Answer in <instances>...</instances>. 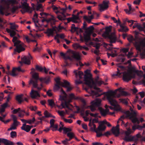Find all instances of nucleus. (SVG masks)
Listing matches in <instances>:
<instances>
[{"mask_svg":"<svg viewBox=\"0 0 145 145\" xmlns=\"http://www.w3.org/2000/svg\"><path fill=\"white\" fill-rule=\"evenodd\" d=\"M60 92L61 94H64L63 95H60L59 98L61 101H65L64 103H62L61 104L62 108H65V107L70 110H72V109L69 107V105H68V103L66 101L67 99V94L62 88L61 89Z\"/></svg>","mask_w":145,"mask_h":145,"instance_id":"obj_10","label":"nucleus"},{"mask_svg":"<svg viewBox=\"0 0 145 145\" xmlns=\"http://www.w3.org/2000/svg\"><path fill=\"white\" fill-rule=\"evenodd\" d=\"M11 116L12 118L13 121H17V118L15 115L12 114L11 115Z\"/></svg>","mask_w":145,"mask_h":145,"instance_id":"obj_63","label":"nucleus"},{"mask_svg":"<svg viewBox=\"0 0 145 145\" xmlns=\"http://www.w3.org/2000/svg\"><path fill=\"white\" fill-rule=\"evenodd\" d=\"M19 123V121H13V123L11 125L10 127L8 129V131H9L16 129V127L18 126Z\"/></svg>","mask_w":145,"mask_h":145,"instance_id":"obj_25","label":"nucleus"},{"mask_svg":"<svg viewBox=\"0 0 145 145\" xmlns=\"http://www.w3.org/2000/svg\"><path fill=\"white\" fill-rule=\"evenodd\" d=\"M102 45V44L101 43H96L95 45H93V46L96 49L99 50V48L100 46Z\"/></svg>","mask_w":145,"mask_h":145,"instance_id":"obj_48","label":"nucleus"},{"mask_svg":"<svg viewBox=\"0 0 145 145\" xmlns=\"http://www.w3.org/2000/svg\"><path fill=\"white\" fill-rule=\"evenodd\" d=\"M45 117L48 118L51 116V114L47 111H45L44 112Z\"/></svg>","mask_w":145,"mask_h":145,"instance_id":"obj_51","label":"nucleus"},{"mask_svg":"<svg viewBox=\"0 0 145 145\" xmlns=\"http://www.w3.org/2000/svg\"><path fill=\"white\" fill-rule=\"evenodd\" d=\"M29 127L30 125H26V124L25 123H24L21 127V129L27 132H28L30 130V128Z\"/></svg>","mask_w":145,"mask_h":145,"instance_id":"obj_28","label":"nucleus"},{"mask_svg":"<svg viewBox=\"0 0 145 145\" xmlns=\"http://www.w3.org/2000/svg\"><path fill=\"white\" fill-rule=\"evenodd\" d=\"M62 143L65 145H67L69 144L68 143V139L67 138H65V139L61 141Z\"/></svg>","mask_w":145,"mask_h":145,"instance_id":"obj_59","label":"nucleus"},{"mask_svg":"<svg viewBox=\"0 0 145 145\" xmlns=\"http://www.w3.org/2000/svg\"><path fill=\"white\" fill-rule=\"evenodd\" d=\"M54 121L55 120L53 119H52L50 120V128H51L52 127H53V126L55 125L54 124Z\"/></svg>","mask_w":145,"mask_h":145,"instance_id":"obj_52","label":"nucleus"},{"mask_svg":"<svg viewBox=\"0 0 145 145\" xmlns=\"http://www.w3.org/2000/svg\"><path fill=\"white\" fill-rule=\"evenodd\" d=\"M32 57L29 53L27 56H22L21 57V61H19V63L22 64L23 63L26 65H29L31 63V59H32Z\"/></svg>","mask_w":145,"mask_h":145,"instance_id":"obj_12","label":"nucleus"},{"mask_svg":"<svg viewBox=\"0 0 145 145\" xmlns=\"http://www.w3.org/2000/svg\"><path fill=\"white\" fill-rule=\"evenodd\" d=\"M5 23V22L3 21V20L0 18V28L3 29L4 28L3 25Z\"/></svg>","mask_w":145,"mask_h":145,"instance_id":"obj_43","label":"nucleus"},{"mask_svg":"<svg viewBox=\"0 0 145 145\" xmlns=\"http://www.w3.org/2000/svg\"><path fill=\"white\" fill-rule=\"evenodd\" d=\"M99 78V77H97V78L95 80L94 83L95 84V86L93 85L92 84H91V86L90 87V88H93L97 90L99 92H101L102 90H101L99 88L97 87L96 86L97 85H98L99 86H101L102 84H103V81L100 80V81H98V79Z\"/></svg>","mask_w":145,"mask_h":145,"instance_id":"obj_16","label":"nucleus"},{"mask_svg":"<svg viewBox=\"0 0 145 145\" xmlns=\"http://www.w3.org/2000/svg\"><path fill=\"white\" fill-rule=\"evenodd\" d=\"M137 28L140 31H144V27L139 23Z\"/></svg>","mask_w":145,"mask_h":145,"instance_id":"obj_60","label":"nucleus"},{"mask_svg":"<svg viewBox=\"0 0 145 145\" xmlns=\"http://www.w3.org/2000/svg\"><path fill=\"white\" fill-rule=\"evenodd\" d=\"M63 120H64V121L66 123H71L72 122V120L70 119H65L64 118H62Z\"/></svg>","mask_w":145,"mask_h":145,"instance_id":"obj_56","label":"nucleus"},{"mask_svg":"<svg viewBox=\"0 0 145 145\" xmlns=\"http://www.w3.org/2000/svg\"><path fill=\"white\" fill-rule=\"evenodd\" d=\"M87 25V24L84 22L83 23L82 28L85 30V31L83 34V37L81 35H80V40L81 42H83L84 40L86 42H88L91 39L90 36L94 29L93 25L90 26L88 28L86 27Z\"/></svg>","mask_w":145,"mask_h":145,"instance_id":"obj_2","label":"nucleus"},{"mask_svg":"<svg viewBox=\"0 0 145 145\" xmlns=\"http://www.w3.org/2000/svg\"><path fill=\"white\" fill-rule=\"evenodd\" d=\"M119 100L120 101V102L126 105H127L128 104V101L127 99H119Z\"/></svg>","mask_w":145,"mask_h":145,"instance_id":"obj_45","label":"nucleus"},{"mask_svg":"<svg viewBox=\"0 0 145 145\" xmlns=\"http://www.w3.org/2000/svg\"><path fill=\"white\" fill-rule=\"evenodd\" d=\"M36 69L38 71L42 72L43 70V68L39 66L38 65H36L35 67Z\"/></svg>","mask_w":145,"mask_h":145,"instance_id":"obj_53","label":"nucleus"},{"mask_svg":"<svg viewBox=\"0 0 145 145\" xmlns=\"http://www.w3.org/2000/svg\"><path fill=\"white\" fill-rule=\"evenodd\" d=\"M68 23L72 22L75 23H79L81 22L80 19L79 17L75 15L72 14V17L67 18Z\"/></svg>","mask_w":145,"mask_h":145,"instance_id":"obj_14","label":"nucleus"},{"mask_svg":"<svg viewBox=\"0 0 145 145\" xmlns=\"http://www.w3.org/2000/svg\"><path fill=\"white\" fill-rule=\"evenodd\" d=\"M57 112L59 115L60 116H63V114H64V112L63 111H59V110H58Z\"/></svg>","mask_w":145,"mask_h":145,"instance_id":"obj_64","label":"nucleus"},{"mask_svg":"<svg viewBox=\"0 0 145 145\" xmlns=\"http://www.w3.org/2000/svg\"><path fill=\"white\" fill-rule=\"evenodd\" d=\"M75 74L76 77H78L80 79H81L83 78V76H84L83 73L81 71H78L75 72Z\"/></svg>","mask_w":145,"mask_h":145,"instance_id":"obj_33","label":"nucleus"},{"mask_svg":"<svg viewBox=\"0 0 145 145\" xmlns=\"http://www.w3.org/2000/svg\"><path fill=\"white\" fill-rule=\"evenodd\" d=\"M136 44L137 50L140 52H141L142 49L145 47V37L142 40H140L139 43H137Z\"/></svg>","mask_w":145,"mask_h":145,"instance_id":"obj_18","label":"nucleus"},{"mask_svg":"<svg viewBox=\"0 0 145 145\" xmlns=\"http://www.w3.org/2000/svg\"><path fill=\"white\" fill-rule=\"evenodd\" d=\"M10 135L11 137L12 138L16 137L17 136L16 132L14 131H12L10 133Z\"/></svg>","mask_w":145,"mask_h":145,"instance_id":"obj_50","label":"nucleus"},{"mask_svg":"<svg viewBox=\"0 0 145 145\" xmlns=\"http://www.w3.org/2000/svg\"><path fill=\"white\" fill-rule=\"evenodd\" d=\"M75 46L77 48L81 50H82L83 49V46H81L79 44H75Z\"/></svg>","mask_w":145,"mask_h":145,"instance_id":"obj_62","label":"nucleus"},{"mask_svg":"<svg viewBox=\"0 0 145 145\" xmlns=\"http://www.w3.org/2000/svg\"><path fill=\"white\" fill-rule=\"evenodd\" d=\"M85 74L84 76V80L85 82V84L90 87L91 84L95 86L94 82L91 78L90 76H89V73L88 72V70L85 71Z\"/></svg>","mask_w":145,"mask_h":145,"instance_id":"obj_11","label":"nucleus"},{"mask_svg":"<svg viewBox=\"0 0 145 145\" xmlns=\"http://www.w3.org/2000/svg\"><path fill=\"white\" fill-rule=\"evenodd\" d=\"M106 128V127L105 125H103L101 123H99V125L97 127V130L99 131H103Z\"/></svg>","mask_w":145,"mask_h":145,"instance_id":"obj_36","label":"nucleus"},{"mask_svg":"<svg viewBox=\"0 0 145 145\" xmlns=\"http://www.w3.org/2000/svg\"><path fill=\"white\" fill-rule=\"evenodd\" d=\"M121 88H119L116 89L115 91H116V93L117 91L118 90L119 91V92H120L121 95L126 96L128 95V93L124 91L121 90Z\"/></svg>","mask_w":145,"mask_h":145,"instance_id":"obj_35","label":"nucleus"},{"mask_svg":"<svg viewBox=\"0 0 145 145\" xmlns=\"http://www.w3.org/2000/svg\"><path fill=\"white\" fill-rule=\"evenodd\" d=\"M23 96V95L22 94L20 95H18L16 96V100L20 104H21L22 102L24 101V99L22 98Z\"/></svg>","mask_w":145,"mask_h":145,"instance_id":"obj_30","label":"nucleus"},{"mask_svg":"<svg viewBox=\"0 0 145 145\" xmlns=\"http://www.w3.org/2000/svg\"><path fill=\"white\" fill-rule=\"evenodd\" d=\"M109 3V1H103V4L99 5L100 7V11L101 12H102L105 9L107 8L108 7V4Z\"/></svg>","mask_w":145,"mask_h":145,"instance_id":"obj_21","label":"nucleus"},{"mask_svg":"<svg viewBox=\"0 0 145 145\" xmlns=\"http://www.w3.org/2000/svg\"><path fill=\"white\" fill-rule=\"evenodd\" d=\"M62 130H63V133L64 134H66L68 132L71 131H72V129L69 128H66V127H60L57 130L59 132H61Z\"/></svg>","mask_w":145,"mask_h":145,"instance_id":"obj_26","label":"nucleus"},{"mask_svg":"<svg viewBox=\"0 0 145 145\" xmlns=\"http://www.w3.org/2000/svg\"><path fill=\"white\" fill-rule=\"evenodd\" d=\"M127 40L130 42H132L133 41L135 42V47L137 50V49L136 47V44L137 43H139L140 40V38L137 36H135V38H134L132 36H129L127 38Z\"/></svg>","mask_w":145,"mask_h":145,"instance_id":"obj_15","label":"nucleus"},{"mask_svg":"<svg viewBox=\"0 0 145 145\" xmlns=\"http://www.w3.org/2000/svg\"><path fill=\"white\" fill-rule=\"evenodd\" d=\"M92 125L93 126V127H92V126L90 127L91 131L96 132L97 131V128H96L95 125L93 124Z\"/></svg>","mask_w":145,"mask_h":145,"instance_id":"obj_46","label":"nucleus"},{"mask_svg":"<svg viewBox=\"0 0 145 145\" xmlns=\"http://www.w3.org/2000/svg\"><path fill=\"white\" fill-rule=\"evenodd\" d=\"M132 131L131 129L129 128H128L127 130L125 132V135H131L130 134L132 133Z\"/></svg>","mask_w":145,"mask_h":145,"instance_id":"obj_47","label":"nucleus"},{"mask_svg":"<svg viewBox=\"0 0 145 145\" xmlns=\"http://www.w3.org/2000/svg\"><path fill=\"white\" fill-rule=\"evenodd\" d=\"M3 1L8 6L6 8L2 6H0V14L2 15L4 14L7 16L10 14V13L7 12L9 10L8 5L10 4H15L16 2V0H3Z\"/></svg>","mask_w":145,"mask_h":145,"instance_id":"obj_6","label":"nucleus"},{"mask_svg":"<svg viewBox=\"0 0 145 145\" xmlns=\"http://www.w3.org/2000/svg\"><path fill=\"white\" fill-rule=\"evenodd\" d=\"M70 85V84L69 82L66 80H63V82H61L60 86L66 88L67 87V86H69Z\"/></svg>","mask_w":145,"mask_h":145,"instance_id":"obj_32","label":"nucleus"},{"mask_svg":"<svg viewBox=\"0 0 145 145\" xmlns=\"http://www.w3.org/2000/svg\"><path fill=\"white\" fill-rule=\"evenodd\" d=\"M60 79L59 77H57L55 79V81L56 83V84H59L61 86V84L62 82L60 81Z\"/></svg>","mask_w":145,"mask_h":145,"instance_id":"obj_54","label":"nucleus"},{"mask_svg":"<svg viewBox=\"0 0 145 145\" xmlns=\"http://www.w3.org/2000/svg\"><path fill=\"white\" fill-rule=\"evenodd\" d=\"M16 70L18 71H22L20 67L16 68H13L12 69V73L11 74V76H12L14 77L17 75L18 74L15 73V72Z\"/></svg>","mask_w":145,"mask_h":145,"instance_id":"obj_31","label":"nucleus"},{"mask_svg":"<svg viewBox=\"0 0 145 145\" xmlns=\"http://www.w3.org/2000/svg\"><path fill=\"white\" fill-rule=\"evenodd\" d=\"M64 58L65 59V61H66L68 59L71 61L72 60V58L70 55V53L69 55H65Z\"/></svg>","mask_w":145,"mask_h":145,"instance_id":"obj_44","label":"nucleus"},{"mask_svg":"<svg viewBox=\"0 0 145 145\" xmlns=\"http://www.w3.org/2000/svg\"><path fill=\"white\" fill-rule=\"evenodd\" d=\"M10 29H7L6 31L8 33H10V35L11 37H13L16 35V31L18 32V31L16 29L14 24L10 23Z\"/></svg>","mask_w":145,"mask_h":145,"instance_id":"obj_13","label":"nucleus"},{"mask_svg":"<svg viewBox=\"0 0 145 145\" xmlns=\"http://www.w3.org/2000/svg\"><path fill=\"white\" fill-rule=\"evenodd\" d=\"M126 118H127V117H126V116H125L124 115H122L121 116L120 118L117 121V123H119V121H121L122 124H124V122L122 120L123 119H124Z\"/></svg>","mask_w":145,"mask_h":145,"instance_id":"obj_40","label":"nucleus"},{"mask_svg":"<svg viewBox=\"0 0 145 145\" xmlns=\"http://www.w3.org/2000/svg\"><path fill=\"white\" fill-rule=\"evenodd\" d=\"M21 5V7L23 10H25L27 12H28L30 13H31L33 11V10L31 9L30 7L29 6V4L27 3L22 2Z\"/></svg>","mask_w":145,"mask_h":145,"instance_id":"obj_22","label":"nucleus"},{"mask_svg":"<svg viewBox=\"0 0 145 145\" xmlns=\"http://www.w3.org/2000/svg\"><path fill=\"white\" fill-rule=\"evenodd\" d=\"M120 28L118 29L120 32H126L128 30V29L127 27L125 26L123 24H121L120 25Z\"/></svg>","mask_w":145,"mask_h":145,"instance_id":"obj_27","label":"nucleus"},{"mask_svg":"<svg viewBox=\"0 0 145 145\" xmlns=\"http://www.w3.org/2000/svg\"><path fill=\"white\" fill-rule=\"evenodd\" d=\"M70 55L72 58V59H74L77 61L81 59V57L80 53L78 52L71 51L70 52Z\"/></svg>","mask_w":145,"mask_h":145,"instance_id":"obj_19","label":"nucleus"},{"mask_svg":"<svg viewBox=\"0 0 145 145\" xmlns=\"http://www.w3.org/2000/svg\"><path fill=\"white\" fill-rule=\"evenodd\" d=\"M91 91L92 94H94L97 97H99L102 95L105 94L106 97V99L108 102L112 106H115L117 103L116 101L114 99V97H116L115 95L116 91L109 90L101 94H99L97 92H95L93 90H91Z\"/></svg>","mask_w":145,"mask_h":145,"instance_id":"obj_1","label":"nucleus"},{"mask_svg":"<svg viewBox=\"0 0 145 145\" xmlns=\"http://www.w3.org/2000/svg\"><path fill=\"white\" fill-rule=\"evenodd\" d=\"M45 33L48 34V36H50V35H53L54 32L52 31V29L48 28L47 29L46 32Z\"/></svg>","mask_w":145,"mask_h":145,"instance_id":"obj_38","label":"nucleus"},{"mask_svg":"<svg viewBox=\"0 0 145 145\" xmlns=\"http://www.w3.org/2000/svg\"><path fill=\"white\" fill-rule=\"evenodd\" d=\"M111 131L116 137L118 136L120 134L119 125L118 124L116 127H113L111 129Z\"/></svg>","mask_w":145,"mask_h":145,"instance_id":"obj_20","label":"nucleus"},{"mask_svg":"<svg viewBox=\"0 0 145 145\" xmlns=\"http://www.w3.org/2000/svg\"><path fill=\"white\" fill-rule=\"evenodd\" d=\"M67 136L68 137H69L71 138H73L74 136V133L71 132V131L68 132H67Z\"/></svg>","mask_w":145,"mask_h":145,"instance_id":"obj_49","label":"nucleus"},{"mask_svg":"<svg viewBox=\"0 0 145 145\" xmlns=\"http://www.w3.org/2000/svg\"><path fill=\"white\" fill-rule=\"evenodd\" d=\"M12 41L14 43V46L16 47V48L15 49V51H17L18 53L24 51L25 50L24 48V44L22 43L20 41L17 40L18 38L15 36L13 37Z\"/></svg>","mask_w":145,"mask_h":145,"instance_id":"obj_8","label":"nucleus"},{"mask_svg":"<svg viewBox=\"0 0 145 145\" xmlns=\"http://www.w3.org/2000/svg\"><path fill=\"white\" fill-rule=\"evenodd\" d=\"M58 127V125L57 124H55V125L54 126L52 127V131H56L57 130Z\"/></svg>","mask_w":145,"mask_h":145,"instance_id":"obj_57","label":"nucleus"},{"mask_svg":"<svg viewBox=\"0 0 145 145\" xmlns=\"http://www.w3.org/2000/svg\"><path fill=\"white\" fill-rule=\"evenodd\" d=\"M21 120L22 122L24 123H28L29 124H31V121H30V120H27L24 119H21Z\"/></svg>","mask_w":145,"mask_h":145,"instance_id":"obj_55","label":"nucleus"},{"mask_svg":"<svg viewBox=\"0 0 145 145\" xmlns=\"http://www.w3.org/2000/svg\"><path fill=\"white\" fill-rule=\"evenodd\" d=\"M8 105V103H7V102H6L3 104L1 105V111L5 112V109L7 107Z\"/></svg>","mask_w":145,"mask_h":145,"instance_id":"obj_39","label":"nucleus"},{"mask_svg":"<svg viewBox=\"0 0 145 145\" xmlns=\"http://www.w3.org/2000/svg\"><path fill=\"white\" fill-rule=\"evenodd\" d=\"M101 131H99V130H97L96 132H95L96 134V137H99L103 136H104V134H102Z\"/></svg>","mask_w":145,"mask_h":145,"instance_id":"obj_42","label":"nucleus"},{"mask_svg":"<svg viewBox=\"0 0 145 145\" xmlns=\"http://www.w3.org/2000/svg\"><path fill=\"white\" fill-rule=\"evenodd\" d=\"M94 16L93 15L89 16L88 17L85 16L83 17V19L87 21L88 23H90L91 22V20L94 19Z\"/></svg>","mask_w":145,"mask_h":145,"instance_id":"obj_29","label":"nucleus"},{"mask_svg":"<svg viewBox=\"0 0 145 145\" xmlns=\"http://www.w3.org/2000/svg\"><path fill=\"white\" fill-rule=\"evenodd\" d=\"M59 84H56L54 87V90H57L60 88L59 86Z\"/></svg>","mask_w":145,"mask_h":145,"instance_id":"obj_61","label":"nucleus"},{"mask_svg":"<svg viewBox=\"0 0 145 145\" xmlns=\"http://www.w3.org/2000/svg\"><path fill=\"white\" fill-rule=\"evenodd\" d=\"M112 26H110L105 28V31L103 34V36L107 37L110 39L111 42L115 43L116 40V38L114 33H110Z\"/></svg>","mask_w":145,"mask_h":145,"instance_id":"obj_7","label":"nucleus"},{"mask_svg":"<svg viewBox=\"0 0 145 145\" xmlns=\"http://www.w3.org/2000/svg\"><path fill=\"white\" fill-rule=\"evenodd\" d=\"M30 95L32 99L35 98L37 97H40V95L38 91H35L33 89H31V92L30 93Z\"/></svg>","mask_w":145,"mask_h":145,"instance_id":"obj_24","label":"nucleus"},{"mask_svg":"<svg viewBox=\"0 0 145 145\" xmlns=\"http://www.w3.org/2000/svg\"><path fill=\"white\" fill-rule=\"evenodd\" d=\"M46 79V78H40L39 77V74L37 72H34L32 75V78L29 82V85L32 84L33 88H37L39 90L41 89V88L38 87V81L39 80L41 82H44V80Z\"/></svg>","mask_w":145,"mask_h":145,"instance_id":"obj_4","label":"nucleus"},{"mask_svg":"<svg viewBox=\"0 0 145 145\" xmlns=\"http://www.w3.org/2000/svg\"><path fill=\"white\" fill-rule=\"evenodd\" d=\"M2 143H3L5 145H14V144L12 142L7 139L0 138V145H1Z\"/></svg>","mask_w":145,"mask_h":145,"instance_id":"obj_23","label":"nucleus"},{"mask_svg":"<svg viewBox=\"0 0 145 145\" xmlns=\"http://www.w3.org/2000/svg\"><path fill=\"white\" fill-rule=\"evenodd\" d=\"M114 106V108L110 106L109 107V108L112 110L113 109H114V110L115 111H119L120 110V107L117 104V103L116 104L115 106Z\"/></svg>","mask_w":145,"mask_h":145,"instance_id":"obj_37","label":"nucleus"},{"mask_svg":"<svg viewBox=\"0 0 145 145\" xmlns=\"http://www.w3.org/2000/svg\"><path fill=\"white\" fill-rule=\"evenodd\" d=\"M65 6V8H62L60 9V10L62 11V12H61V15H58L57 16V18L58 19L61 21L64 20L66 19V16L65 14L64 13L67 9V7L66 5Z\"/></svg>","mask_w":145,"mask_h":145,"instance_id":"obj_17","label":"nucleus"},{"mask_svg":"<svg viewBox=\"0 0 145 145\" xmlns=\"http://www.w3.org/2000/svg\"><path fill=\"white\" fill-rule=\"evenodd\" d=\"M101 101V100L100 99H96L92 102L90 106V108L91 111L93 112L96 110L97 107H98L102 116H105L108 114L109 110L107 109H103L101 107H100Z\"/></svg>","mask_w":145,"mask_h":145,"instance_id":"obj_3","label":"nucleus"},{"mask_svg":"<svg viewBox=\"0 0 145 145\" xmlns=\"http://www.w3.org/2000/svg\"><path fill=\"white\" fill-rule=\"evenodd\" d=\"M129 110H129H127L125 112L126 115V117L129 118V119L131 120L133 123H137V124H139L140 123V121L137 117L136 111L133 110L131 106H130Z\"/></svg>","mask_w":145,"mask_h":145,"instance_id":"obj_5","label":"nucleus"},{"mask_svg":"<svg viewBox=\"0 0 145 145\" xmlns=\"http://www.w3.org/2000/svg\"><path fill=\"white\" fill-rule=\"evenodd\" d=\"M51 16L52 17V18H49L48 19H46V22L47 23L50 22L52 20H53L54 22H55V19L54 17L52 15Z\"/></svg>","mask_w":145,"mask_h":145,"instance_id":"obj_58","label":"nucleus"},{"mask_svg":"<svg viewBox=\"0 0 145 145\" xmlns=\"http://www.w3.org/2000/svg\"><path fill=\"white\" fill-rule=\"evenodd\" d=\"M131 135H125L123 139L126 142L132 141L133 138H131Z\"/></svg>","mask_w":145,"mask_h":145,"instance_id":"obj_34","label":"nucleus"},{"mask_svg":"<svg viewBox=\"0 0 145 145\" xmlns=\"http://www.w3.org/2000/svg\"><path fill=\"white\" fill-rule=\"evenodd\" d=\"M48 105L51 107H53L55 105V103L52 99H48Z\"/></svg>","mask_w":145,"mask_h":145,"instance_id":"obj_41","label":"nucleus"},{"mask_svg":"<svg viewBox=\"0 0 145 145\" xmlns=\"http://www.w3.org/2000/svg\"><path fill=\"white\" fill-rule=\"evenodd\" d=\"M117 72L116 74H114V76H120L122 73L123 74V79L124 81L128 82L133 78L132 76V73L129 70L127 71H124L123 72H120V71L118 68H117Z\"/></svg>","mask_w":145,"mask_h":145,"instance_id":"obj_9","label":"nucleus"}]
</instances>
